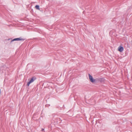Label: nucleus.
Instances as JSON below:
<instances>
[{"mask_svg":"<svg viewBox=\"0 0 132 132\" xmlns=\"http://www.w3.org/2000/svg\"><path fill=\"white\" fill-rule=\"evenodd\" d=\"M36 79V78L35 77H33L31 78L29 81L28 82L27 84V86H29V85L31 83L33 82Z\"/></svg>","mask_w":132,"mask_h":132,"instance_id":"f257e3e1","label":"nucleus"},{"mask_svg":"<svg viewBox=\"0 0 132 132\" xmlns=\"http://www.w3.org/2000/svg\"><path fill=\"white\" fill-rule=\"evenodd\" d=\"M118 50L120 52H122L123 50V48L122 46H119L118 48Z\"/></svg>","mask_w":132,"mask_h":132,"instance_id":"20e7f679","label":"nucleus"},{"mask_svg":"<svg viewBox=\"0 0 132 132\" xmlns=\"http://www.w3.org/2000/svg\"><path fill=\"white\" fill-rule=\"evenodd\" d=\"M90 81L92 83H94L95 81V80L94 79L91 75H88Z\"/></svg>","mask_w":132,"mask_h":132,"instance_id":"f03ea898","label":"nucleus"},{"mask_svg":"<svg viewBox=\"0 0 132 132\" xmlns=\"http://www.w3.org/2000/svg\"><path fill=\"white\" fill-rule=\"evenodd\" d=\"M44 129L43 128H42V130L43 131H44Z\"/></svg>","mask_w":132,"mask_h":132,"instance_id":"423d86ee","label":"nucleus"},{"mask_svg":"<svg viewBox=\"0 0 132 132\" xmlns=\"http://www.w3.org/2000/svg\"><path fill=\"white\" fill-rule=\"evenodd\" d=\"M25 40V39L21 37H20L19 38H16L14 39L12 41H19V40Z\"/></svg>","mask_w":132,"mask_h":132,"instance_id":"7ed1b4c3","label":"nucleus"},{"mask_svg":"<svg viewBox=\"0 0 132 132\" xmlns=\"http://www.w3.org/2000/svg\"><path fill=\"white\" fill-rule=\"evenodd\" d=\"M35 8L37 9L40 10L39 6L38 5H36L35 6Z\"/></svg>","mask_w":132,"mask_h":132,"instance_id":"39448f33","label":"nucleus"}]
</instances>
